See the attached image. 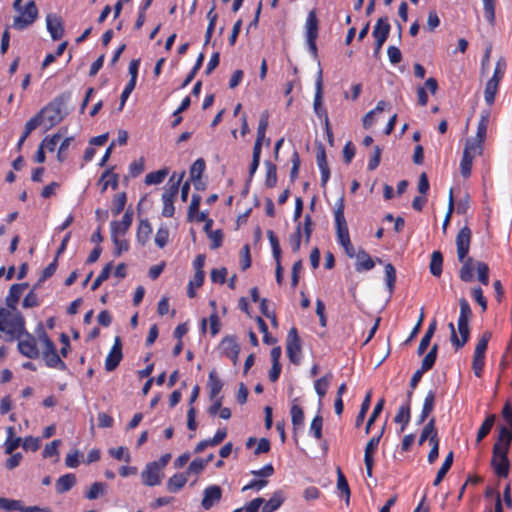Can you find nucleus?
Segmentation results:
<instances>
[{
  "label": "nucleus",
  "instance_id": "nucleus-1",
  "mask_svg": "<svg viewBox=\"0 0 512 512\" xmlns=\"http://www.w3.org/2000/svg\"><path fill=\"white\" fill-rule=\"evenodd\" d=\"M472 232L468 226L462 227L456 236L457 257L462 263L459 270V278L463 282H471L474 278V269H477L478 280L481 284L487 286L489 284V267L486 263L475 262L472 257L468 256L470 250Z\"/></svg>",
  "mask_w": 512,
  "mask_h": 512
},
{
  "label": "nucleus",
  "instance_id": "nucleus-2",
  "mask_svg": "<svg viewBox=\"0 0 512 512\" xmlns=\"http://www.w3.org/2000/svg\"><path fill=\"white\" fill-rule=\"evenodd\" d=\"M344 211L345 199L344 196L342 195L336 200L333 211L336 237L338 243L343 247L346 255L350 258H353L355 256V249L350 240L349 229L347 221L345 219Z\"/></svg>",
  "mask_w": 512,
  "mask_h": 512
},
{
  "label": "nucleus",
  "instance_id": "nucleus-3",
  "mask_svg": "<svg viewBox=\"0 0 512 512\" xmlns=\"http://www.w3.org/2000/svg\"><path fill=\"white\" fill-rule=\"evenodd\" d=\"M71 99V92L66 91L55 97L42 109L39 114L43 119V123L47 124V129H50L59 124L67 115L65 110L67 103Z\"/></svg>",
  "mask_w": 512,
  "mask_h": 512
},
{
  "label": "nucleus",
  "instance_id": "nucleus-4",
  "mask_svg": "<svg viewBox=\"0 0 512 512\" xmlns=\"http://www.w3.org/2000/svg\"><path fill=\"white\" fill-rule=\"evenodd\" d=\"M509 451L499 450L498 446H493L491 467L498 478H507L510 470L508 459Z\"/></svg>",
  "mask_w": 512,
  "mask_h": 512
},
{
  "label": "nucleus",
  "instance_id": "nucleus-5",
  "mask_svg": "<svg viewBox=\"0 0 512 512\" xmlns=\"http://www.w3.org/2000/svg\"><path fill=\"white\" fill-rule=\"evenodd\" d=\"M183 174L179 177V179L175 182L173 181V176L169 180V187L165 189V191L162 194V202H163V209H162V215L166 218L173 217L175 213V207H174V199L179 191V186L182 180Z\"/></svg>",
  "mask_w": 512,
  "mask_h": 512
},
{
  "label": "nucleus",
  "instance_id": "nucleus-6",
  "mask_svg": "<svg viewBox=\"0 0 512 512\" xmlns=\"http://www.w3.org/2000/svg\"><path fill=\"white\" fill-rule=\"evenodd\" d=\"M314 112L320 118L323 119L325 128L329 136H332L330 131V122L326 108L323 106V81H322V71L320 70L318 73V78L316 80V91L314 96Z\"/></svg>",
  "mask_w": 512,
  "mask_h": 512
},
{
  "label": "nucleus",
  "instance_id": "nucleus-7",
  "mask_svg": "<svg viewBox=\"0 0 512 512\" xmlns=\"http://www.w3.org/2000/svg\"><path fill=\"white\" fill-rule=\"evenodd\" d=\"M20 11V15L16 16L13 21V27L17 30H24L35 22L38 17V8L35 1L30 0Z\"/></svg>",
  "mask_w": 512,
  "mask_h": 512
},
{
  "label": "nucleus",
  "instance_id": "nucleus-8",
  "mask_svg": "<svg viewBox=\"0 0 512 512\" xmlns=\"http://www.w3.org/2000/svg\"><path fill=\"white\" fill-rule=\"evenodd\" d=\"M286 352L287 356L295 365H298L301 361V341L298 336L296 327H292L287 334L286 339Z\"/></svg>",
  "mask_w": 512,
  "mask_h": 512
},
{
  "label": "nucleus",
  "instance_id": "nucleus-9",
  "mask_svg": "<svg viewBox=\"0 0 512 512\" xmlns=\"http://www.w3.org/2000/svg\"><path fill=\"white\" fill-rule=\"evenodd\" d=\"M490 111L486 110L482 113L477 125L476 136L466 140V144L484 150V143L486 140L487 128L489 123Z\"/></svg>",
  "mask_w": 512,
  "mask_h": 512
},
{
  "label": "nucleus",
  "instance_id": "nucleus-10",
  "mask_svg": "<svg viewBox=\"0 0 512 512\" xmlns=\"http://www.w3.org/2000/svg\"><path fill=\"white\" fill-rule=\"evenodd\" d=\"M18 339V351L29 359H36L39 356V349L36 338L29 332H25Z\"/></svg>",
  "mask_w": 512,
  "mask_h": 512
},
{
  "label": "nucleus",
  "instance_id": "nucleus-11",
  "mask_svg": "<svg viewBox=\"0 0 512 512\" xmlns=\"http://www.w3.org/2000/svg\"><path fill=\"white\" fill-rule=\"evenodd\" d=\"M482 154L483 150L465 143L462 159L460 162V172L464 178L470 177L474 158L476 156H481Z\"/></svg>",
  "mask_w": 512,
  "mask_h": 512
},
{
  "label": "nucleus",
  "instance_id": "nucleus-12",
  "mask_svg": "<svg viewBox=\"0 0 512 512\" xmlns=\"http://www.w3.org/2000/svg\"><path fill=\"white\" fill-rule=\"evenodd\" d=\"M122 340L119 336L114 338V343L105 359V370L108 372L114 371L120 364L122 353Z\"/></svg>",
  "mask_w": 512,
  "mask_h": 512
},
{
  "label": "nucleus",
  "instance_id": "nucleus-13",
  "mask_svg": "<svg viewBox=\"0 0 512 512\" xmlns=\"http://www.w3.org/2000/svg\"><path fill=\"white\" fill-rule=\"evenodd\" d=\"M219 348L222 351V354L229 358L234 365L238 362V357L240 353V345L237 341V337L234 335L225 336L219 345Z\"/></svg>",
  "mask_w": 512,
  "mask_h": 512
},
{
  "label": "nucleus",
  "instance_id": "nucleus-14",
  "mask_svg": "<svg viewBox=\"0 0 512 512\" xmlns=\"http://www.w3.org/2000/svg\"><path fill=\"white\" fill-rule=\"evenodd\" d=\"M383 433H384V427H382V429L378 435L373 436L366 444L365 452H364V463H365L366 473H367L368 477L372 476V469H373V465H374L373 454L375 453V451L377 450V448L379 446V443L383 436Z\"/></svg>",
  "mask_w": 512,
  "mask_h": 512
},
{
  "label": "nucleus",
  "instance_id": "nucleus-15",
  "mask_svg": "<svg viewBox=\"0 0 512 512\" xmlns=\"http://www.w3.org/2000/svg\"><path fill=\"white\" fill-rule=\"evenodd\" d=\"M142 483L146 486L153 487L161 483L162 474L156 463H148L141 472Z\"/></svg>",
  "mask_w": 512,
  "mask_h": 512
},
{
  "label": "nucleus",
  "instance_id": "nucleus-16",
  "mask_svg": "<svg viewBox=\"0 0 512 512\" xmlns=\"http://www.w3.org/2000/svg\"><path fill=\"white\" fill-rule=\"evenodd\" d=\"M222 498V489L218 485H210L203 491L202 507L205 510L211 509Z\"/></svg>",
  "mask_w": 512,
  "mask_h": 512
},
{
  "label": "nucleus",
  "instance_id": "nucleus-17",
  "mask_svg": "<svg viewBox=\"0 0 512 512\" xmlns=\"http://www.w3.org/2000/svg\"><path fill=\"white\" fill-rule=\"evenodd\" d=\"M457 327L460 338L457 336L456 331H453V335L450 336L451 343L456 350L462 348L468 342L470 336L469 322L457 321Z\"/></svg>",
  "mask_w": 512,
  "mask_h": 512
},
{
  "label": "nucleus",
  "instance_id": "nucleus-18",
  "mask_svg": "<svg viewBox=\"0 0 512 512\" xmlns=\"http://www.w3.org/2000/svg\"><path fill=\"white\" fill-rule=\"evenodd\" d=\"M47 30L49 31L53 40H59L64 35V26L62 19L55 15L49 14L46 17Z\"/></svg>",
  "mask_w": 512,
  "mask_h": 512
},
{
  "label": "nucleus",
  "instance_id": "nucleus-19",
  "mask_svg": "<svg viewBox=\"0 0 512 512\" xmlns=\"http://www.w3.org/2000/svg\"><path fill=\"white\" fill-rule=\"evenodd\" d=\"M391 26L387 17H381L377 20L372 35L375 41H378L380 45H383L387 40L390 33Z\"/></svg>",
  "mask_w": 512,
  "mask_h": 512
},
{
  "label": "nucleus",
  "instance_id": "nucleus-20",
  "mask_svg": "<svg viewBox=\"0 0 512 512\" xmlns=\"http://www.w3.org/2000/svg\"><path fill=\"white\" fill-rule=\"evenodd\" d=\"M133 221V211L127 209L121 221H112L110 223L111 234L125 235Z\"/></svg>",
  "mask_w": 512,
  "mask_h": 512
},
{
  "label": "nucleus",
  "instance_id": "nucleus-21",
  "mask_svg": "<svg viewBox=\"0 0 512 512\" xmlns=\"http://www.w3.org/2000/svg\"><path fill=\"white\" fill-rule=\"evenodd\" d=\"M435 399H436L435 390H429L424 398L422 410H421L420 415L417 420L418 425L424 423L425 420L429 417V415L434 410Z\"/></svg>",
  "mask_w": 512,
  "mask_h": 512
},
{
  "label": "nucleus",
  "instance_id": "nucleus-22",
  "mask_svg": "<svg viewBox=\"0 0 512 512\" xmlns=\"http://www.w3.org/2000/svg\"><path fill=\"white\" fill-rule=\"evenodd\" d=\"M7 325L10 329L6 331L11 333L15 338H21L23 334L27 332L25 329V320L20 313L12 315L8 320Z\"/></svg>",
  "mask_w": 512,
  "mask_h": 512
},
{
  "label": "nucleus",
  "instance_id": "nucleus-23",
  "mask_svg": "<svg viewBox=\"0 0 512 512\" xmlns=\"http://www.w3.org/2000/svg\"><path fill=\"white\" fill-rule=\"evenodd\" d=\"M28 287V283H17L13 284L10 289L9 293L6 296V305L11 309H16V306L20 300V297L23 293V291Z\"/></svg>",
  "mask_w": 512,
  "mask_h": 512
},
{
  "label": "nucleus",
  "instance_id": "nucleus-24",
  "mask_svg": "<svg viewBox=\"0 0 512 512\" xmlns=\"http://www.w3.org/2000/svg\"><path fill=\"white\" fill-rule=\"evenodd\" d=\"M512 442V428L504 425L499 426L498 436L493 446H498L499 450L509 451Z\"/></svg>",
  "mask_w": 512,
  "mask_h": 512
},
{
  "label": "nucleus",
  "instance_id": "nucleus-25",
  "mask_svg": "<svg viewBox=\"0 0 512 512\" xmlns=\"http://www.w3.org/2000/svg\"><path fill=\"white\" fill-rule=\"evenodd\" d=\"M152 234V226L150 222L147 219H141L138 224L137 232H136V239L137 242L144 246L146 245L151 237Z\"/></svg>",
  "mask_w": 512,
  "mask_h": 512
},
{
  "label": "nucleus",
  "instance_id": "nucleus-26",
  "mask_svg": "<svg viewBox=\"0 0 512 512\" xmlns=\"http://www.w3.org/2000/svg\"><path fill=\"white\" fill-rule=\"evenodd\" d=\"M223 382L218 376L215 370L210 371L208 375V388H209V397L211 400H214L220 394L223 388Z\"/></svg>",
  "mask_w": 512,
  "mask_h": 512
},
{
  "label": "nucleus",
  "instance_id": "nucleus-27",
  "mask_svg": "<svg viewBox=\"0 0 512 512\" xmlns=\"http://www.w3.org/2000/svg\"><path fill=\"white\" fill-rule=\"evenodd\" d=\"M356 256H357V262L355 264V269L358 272L369 271L374 268V266H375L374 260L364 249H360Z\"/></svg>",
  "mask_w": 512,
  "mask_h": 512
},
{
  "label": "nucleus",
  "instance_id": "nucleus-28",
  "mask_svg": "<svg viewBox=\"0 0 512 512\" xmlns=\"http://www.w3.org/2000/svg\"><path fill=\"white\" fill-rule=\"evenodd\" d=\"M76 481H77L76 476L73 473H67L65 475H62L56 481L55 488H56L57 493L63 494V493L68 492L75 486Z\"/></svg>",
  "mask_w": 512,
  "mask_h": 512
},
{
  "label": "nucleus",
  "instance_id": "nucleus-29",
  "mask_svg": "<svg viewBox=\"0 0 512 512\" xmlns=\"http://www.w3.org/2000/svg\"><path fill=\"white\" fill-rule=\"evenodd\" d=\"M319 21L315 10H311L306 18V38H318V27Z\"/></svg>",
  "mask_w": 512,
  "mask_h": 512
},
{
  "label": "nucleus",
  "instance_id": "nucleus-30",
  "mask_svg": "<svg viewBox=\"0 0 512 512\" xmlns=\"http://www.w3.org/2000/svg\"><path fill=\"white\" fill-rule=\"evenodd\" d=\"M43 359L45 360L46 366L49 368H57L59 370L66 369V364L57 353V350L52 352H43Z\"/></svg>",
  "mask_w": 512,
  "mask_h": 512
},
{
  "label": "nucleus",
  "instance_id": "nucleus-31",
  "mask_svg": "<svg viewBox=\"0 0 512 512\" xmlns=\"http://www.w3.org/2000/svg\"><path fill=\"white\" fill-rule=\"evenodd\" d=\"M283 502L284 497L282 492L276 491L268 501L264 500V503L261 506V512H274L281 507Z\"/></svg>",
  "mask_w": 512,
  "mask_h": 512
},
{
  "label": "nucleus",
  "instance_id": "nucleus-32",
  "mask_svg": "<svg viewBox=\"0 0 512 512\" xmlns=\"http://www.w3.org/2000/svg\"><path fill=\"white\" fill-rule=\"evenodd\" d=\"M118 181H119L118 174L111 172L110 169H107L101 175V178L99 180V184L102 186L101 192L106 191L109 186L112 189H116L118 187Z\"/></svg>",
  "mask_w": 512,
  "mask_h": 512
},
{
  "label": "nucleus",
  "instance_id": "nucleus-33",
  "mask_svg": "<svg viewBox=\"0 0 512 512\" xmlns=\"http://www.w3.org/2000/svg\"><path fill=\"white\" fill-rule=\"evenodd\" d=\"M411 419V407L409 404H401L394 417L395 423H401V431H404Z\"/></svg>",
  "mask_w": 512,
  "mask_h": 512
},
{
  "label": "nucleus",
  "instance_id": "nucleus-34",
  "mask_svg": "<svg viewBox=\"0 0 512 512\" xmlns=\"http://www.w3.org/2000/svg\"><path fill=\"white\" fill-rule=\"evenodd\" d=\"M495 420H496L495 414H489L484 419V421L480 425L478 432H477V437H476L477 443H480L490 433V431L495 423Z\"/></svg>",
  "mask_w": 512,
  "mask_h": 512
},
{
  "label": "nucleus",
  "instance_id": "nucleus-35",
  "mask_svg": "<svg viewBox=\"0 0 512 512\" xmlns=\"http://www.w3.org/2000/svg\"><path fill=\"white\" fill-rule=\"evenodd\" d=\"M453 459H454V453H453V451H450L447 454V456L445 457L444 462L442 463L440 469L437 472V475L433 481L434 486H438L441 483V481L443 480V478L445 477L447 472L450 470V468L453 464Z\"/></svg>",
  "mask_w": 512,
  "mask_h": 512
},
{
  "label": "nucleus",
  "instance_id": "nucleus-36",
  "mask_svg": "<svg viewBox=\"0 0 512 512\" xmlns=\"http://www.w3.org/2000/svg\"><path fill=\"white\" fill-rule=\"evenodd\" d=\"M337 489L340 492V495L345 498L347 503H349L351 491L348 481L340 467L337 468Z\"/></svg>",
  "mask_w": 512,
  "mask_h": 512
},
{
  "label": "nucleus",
  "instance_id": "nucleus-37",
  "mask_svg": "<svg viewBox=\"0 0 512 512\" xmlns=\"http://www.w3.org/2000/svg\"><path fill=\"white\" fill-rule=\"evenodd\" d=\"M187 483V477L183 473L172 475L167 482V490L176 493L181 490Z\"/></svg>",
  "mask_w": 512,
  "mask_h": 512
},
{
  "label": "nucleus",
  "instance_id": "nucleus-38",
  "mask_svg": "<svg viewBox=\"0 0 512 512\" xmlns=\"http://www.w3.org/2000/svg\"><path fill=\"white\" fill-rule=\"evenodd\" d=\"M21 443L20 437H15V429L14 427L10 426L7 428V439L5 441V453L6 454H12Z\"/></svg>",
  "mask_w": 512,
  "mask_h": 512
},
{
  "label": "nucleus",
  "instance_id": "nucleus-39",
  "mask_svg": "<svg viewBox=\"0 0 512 512\" xmlns=\"http://www.w3.org/2000/svg\"><path fill=\"white\" fill-rule=\"evenodd\" d=\"M332 378L333 374L331 372H328L315 381L314 388L320 399H322L326 395Z\"/></svg>",
  "mask_w": 512,
  "mask_h": 512
},
{
  "label": "nucleus",
  "instance_id": "nucleus-40",
  "mask_svg": "<svg viewBox=\"0 0 512 512\" xmlns=\"http://www.w3.org/2000/svg\"><path fill=\"white\" fill-rule=\"evenodd\" d=\"M371 398H372V391L369 390L363 401H362V404L360 406V410L358 412V415L356 416V420H355V426L358 428L362 425L365 417H366V414L370 408V405H371Z\"/></svg>",
  "mask_w": 512,
  "mask_h": 512
},
{
  "label": "nucleus",
  "instance_id": "nucleus-41",
  "mask_svg": "<svg viewBox=\"0 0 512 512\" xmlns=\"http://www.w3.org/2000/svg\"><path fill=\"white\" fill-rule=\"evenodd\" d=\"M443 255L440 251H434L430 260V272L435 277H440L442 274Z\"/></svg>",
  "mask_w": 512,
  "mask_h": 512
},
{
  "label": "nucleus",
  "instance_id": "nucleus-42",
  "mask_svg": "<svg viewBox=\"0 0 512 512\" xmlns=\"http://www.w3.org/2000/svg\"><path fill=\"white\" fill-rule=\"evenodd\" d=\"M290 414H291V422H292L294 429H297V428L303 426L304 411L301 406H299L298 404L295 403V401L293 402V404L291 406Z\"/></svg>",
  "mask_w": 512,
  "mask_h": 512
},
{
  "label": "nucleus",
  "instance_id": "nucleus-43",
  "mask_svg": "<svg viewBox=\"0 0 512 512\" xmlns=\"http://www.w3.org/2000/svg\"><path fill=\"white\" fill-rule=\"evenodd\" d=\"M266 178L265 185L268 188H273L277 184V167L271 161H265Z\"/></svg>",
  "mask_w": 512,
  "mask_h": 512
},
{
  "label": "nucleus",
  "instance_id": "nucleus-44",
  "mask_svg": "<svg viewBox=\"0 0 512 512\" xmlns=\"http://www.w3.org/2000/svg\"><path fill=\"white\" fill-rule=\"evenodd\" d=\"M169 171L167 168H163L157 171H153L148 173L145 176V184L147 185H157L164 181Z\"/></svg>",
  "mask_w": 512,
  "mask_h": 512
},
{
  "label": "nucleus",
  "instance_id": "nucleus-45",
  "mask_svg": "<svg viewBox=\"0 0 512 512\" xmlns=\"http://www.w3.org/2000/svg\"><path fill=\"white\" fill-rule=\"evenodd\" d=\"M437 352H438V345L434 344L430 351L426 354V356L423 358L421 363V369L422 371H429L433 368L436 359H437Z\"/></svg>",
  "mask_w": 512,
  "mask_h": 512
},
{
  "label": "nucleus",
  "instance_id": "nucleus-46",
  "mask_svg": "<svg viewBox=\"0 0 512 512\" xmlns=\"http://www.w3.org/2000/svg\"><path fill=\"white\" fill-rule=\"evenodd\" d=\"M23 507H24V505L21 500L0 497V509H2L4 511H7V512L19 511V512H21V509H23Z\"/></svg>",
  "mask_w": 512,
  "mask_h": 512
},
{
  "label": "nucleus",
  "instance_id": "nucleus-47",
  "mask_svg": "<svg viewBox=\"0 0 512 512\" xmlns=\"http://www.w3.org/2000/svg\"><path fill=\"white\" fill-rule=\"evenodd\" d=\"M121 236V234H111V239L115 246L114 255L116 257L128 251L130 247L128 240L122 239Z\"/></svg>",
  "mask_w": 512,
  "mask_h": 512
},
{
  "label": "nucleus",
  "instance_id": "nucleus-48",
  "mask_svg": "<svg viewBox=\"0 0 512 512\" xmlns=\"http://www.w3.org/2000/svg\"><path fill=\"white\" fill-rule=\"evenodd\" d=\"M506 70V61L504 58H499L496 62L494 72L492 77L488 80L490 82H494L497 85H500Z\"/></svg>",
  "mask_w": 512,
  "mask_h": 512
},
{
  "label": "nucleus",
  "instance_id": "nucleus-49",
  "mask_svg": "<svg viewBox=\"0 0 512 512\" xmlns=\"http://www.w3.org/2000/svg\"><path fill=\"white\" fill-rule=\"evenodd\" d=\"M385 280L386 286L390 294L394 292L396 283V270L391 263L385 265Z\"/></svg>",
  "mask_w": 512,
  "mask_h": 512
},
{
  "label": "nucleus",
  "instance_id": "nucleus-50",
  "mask_svg": "<svg viewBox=\"0 0 512 512\" xmlns=\"http://www.w3.org/2000/svg\"><path fill=\"white\" fill-rule=\"evenodd\" d=\"M490 337L491 334L489 332H484L482 334L481 338L478 340L476 344L473 356L485 358V353L488 348V342L490 340Z\"/></svg>",
  "mask_w": 512,
  "mask_h": 512
},
{
  "label": "nucleus",
  "instance_id": "nucleus-51",
  "mask_svg": "<svg viewBox=\"0 0 512 512\" xmlns=\"http://www.w3.org/2000/svg\"><path fill=\"white\" fill-rule=\"evenodd\" d=\"M498 89L499 85L495 84L494 82L492 83L490 81H487L484 90V100L489 107H491L494 104Z\"/></svg>",
  "mask_w": 512,
  "mask_h": 512
},
{
  "label": "nucleus",
  "instance_id": "nucleus-52",
  "mask_svg": "<svg viewBox=\"0 0 512 512\" xmlns=\"http://www.w3.org/2000/svg\"><path fill=\"white\" fill-rule=\"evenodd\" d=\"M106 491V484L103 482H94L89 490L85 493L88 500L97 499L99 496L104 495Z\"/></svg>",
  "mask_w": 512,
  "mask_h": 512
},
{
  "label": "nucleus",
  "instance_id": "nucleus-53",
  "mask_svg": "<svg viewBox=\"0 0 512 512\" xmlns=\"http://www.w3.org/2000/svg\"><path fill=\"white\" fill-rule=\"evenodd\" d=\"M127 202V196L125 192H121L115 195L113 199V206L111 208L114 216L119 215L125 208Z\"/></svg>",
  "mask_w": 512,
  "mask_h": 512
},
{
  "label": "nucleus",
  "instance_id": "nucleus-54",
  "mask_svg": "<svg viewBox=\"0 0 512 512\" xmlns=\"http://www.w3.org/2000/svg\"><path fill=\"white\" fill-rule=\"evenodd\" d=\"M205 161L202 158H198L194 163L192 164L190 168V178L193 181H198L201 179V176L205 170Z\"/></svg>",
  "mask_w": 512,
  "mask_h": 512
},
{
  "label": "nucleus",
  "instance_id": "nucleus-55",
  "mask_svg": "<svg viewBox=\"0 0 512 512\" xmlns=\"http://www.w3.org/2000/svg\"><path fill=\"white\" fill-rule=\"evenodd\" d=\"M485 19L489 24L495 23V0H482Z\"/></svg>",
  "mask_w": 512,
  "mask_h": 512
},
{
  "label": "nucleus",
  "instance_id": "nucleus-56",
  "mask_svg": "<svg viewBox=\"0 0 512 512\" xmlns=\"http://www.w3.org/2000/svg\"><path fill=\"white\" fill-rule=\"evenodd\" d=\"M436 420L434 417H432L428 422L427 424L424 426V428L422 429V432L420 434V438H419V444H423L426 440H430L431 436L434 434V432L436 431Z\"/></svg>",
  "mask_w": 512,
  "mask_h": 512
},
{
  "label": "nucleus",
  "instance_id": "nucleus-57",
  "mask_svg": "<svg viewBox=\"0 0 512 512\" xmlns=\"http://www.w3.org/2000/svg\"><path fill=\"white\" fill-rule=\"evenodd\" d=\"M301 240H302V232H301V223L299 222L296 227L295 232L292 233L289 237V244H290L293 252L296 253L300 250Z\"/></svg>",
  "mask_w": 512,
  "mask_h": 512
},
{
  "label": "nucleus",
  "instance_id": "nucleus-58",
  "mask_svg": "<svg viewBox=\"0 0 512 512\" xmlns=\"http://www.w3.org/2000/svg\"><path fill=\"white\" fill-rule=\"evenodd\" d=\"M322 427H323V418L321 415L317 414L311 422L310 432L317 439L322 438Z\"/></svg>",
  "mask_w": 512,
  "mask_h": 512
},
{
  "label": "nucleus",
  "instance_id": "nucleus-59",
  "mask_svg": "<svg viewBox=\"0 0 512 512\" xmlns=\"http://www.w3.org/2000/svg\"><path fill=\"white\" fill-rule=\"evenodd\" d=\"M111 269H112V264L111 263H108L102 270L101 272L99 273V275L96 277V279L94 280L92 286H91V290L92 291H95L96 289L99 288V286L104 282L106 281L109 276H110V273H111Z\"/></svg>",
  "mask_w": 512,
  "mask_h": 512
},
{
  "label": "nucleus",
  "instance_id": "nucleus-60",
  "mask_svg": "<svg viewBox=\"0 0 512 512\" xmlns=\"http://www.w3.org/2000/svg\"><path fill=\"white\" fill-rule=\"evenodd\" d=\"M267 237H268L270 245H271L272 254H273L274 259L281 258L280 243H279L278 237L276 236L274 231L268 230Z\"/></svg>",
  "mask_w": 512,
  "mask_h": 512
},
{
  "label": "nucleus",
  "instance_id": "nucleus-61",
  "mask_svg": "<svg viewBox=\"0 0 512 512\" xmlns=\"http://www.w3.org/2000/svg\"><path fill=\"white\" fill-rule=\"evenodd\" d=\"M459 305H460V313H459L458 321L469 322V319L472 316V310H471L470 304L468 303V301L465 298H461L459 300Z\"/></svg>",
  "mask_w": 512,
  "mask_h": 512
},
{
  "label": "nucleus",
  "instance_id": "nucleus-62",
  "mask_svg": "<svg viewBox=\"0 0 512 512\" xmlns=\"http://www.w3.org/2000/svg\"><path fill=\"white\" fill-rule=\"evenodd\" d=\"M269 125V112L263 111L260 115L259 124L257 128V138L265 139L266 130Z\"/></svg>",
  "mask_w": 512,
  "mask_h": 512
},
{
  "label": "nucleus",
  "instance_id": "nucleus-63",
  "mask_svg": "<svg viewBox=\"0 0 512 512\" xmlns=\"http://www.w3.org/2000/svg\"><path fill=\"white\" fill-rule=\"evenodd\" d=\"M61 440L60 439H55L53 440L52 442H50L49 444H47L42 452V456L43 458H50V457H54V456H58L59 455V446L61 445Z\"/></svg>",
  "mask_w": 512,
  "mask_h": 512
},
{
  "label": "nucleus",
  "instance_id": "nucleus-64",
  "mask_svg": "<svg viewBox=\"0 0 512 512\" xmlns=\"http://www.w3.org/2000/svg\"><path fill=\"white\" fill-rule=\"evenodd\" d=\"M42 123L43 119L38 112L35 116L26 122L23 133L29 136Z\"/></svg>",
  "mask_w": 512,
  "mask_h": 512
}]
</instances>
